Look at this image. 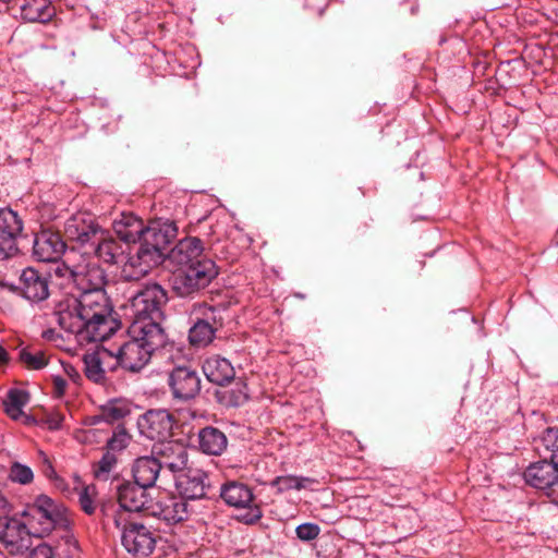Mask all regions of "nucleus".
<instances>
[{"mask_svg": "<svg viewBox=\"0 0 558 558\" xmlns=\"http://www.w3.org/2000/svg\"><path fill=\"white\" fill-rule=\"evenodd\" d=\"M58 325L80 342H101L121 328V322L105 290L81 292L56 307Z\"/></svg>", "mask_w": 558, "mask_h": 558, "instance_id": "nucleus-1", "label": "nucleus"}, {"mask_svg": "<svg viewBox=\"0 0 558 558\" xmlns=\"http://www.w3.org/2000/svg\"><path fill=\"white\" fill-rule=\"evenodd\" d=\"M166 333L155 325L143 326L132 322L126 337L114 349L106 350L124 371L137 373L150 361L153 353L163 347Z\"/></svg>", "mask_w": 558, "mask_h": 558, "instance_id": "nucleus-2", "label": "nucleus"}, {"mask_svg": "<svg viewBox=\"0 0 558 558\" xmlns=\"http://www.w3.org/2000/svg\"><path fill=\"white\" fill-rule=\"evenodd\" d=\"M24 519L35 537L43 538L54 530L70 525L68 510L47 495H39L24 511Z\"/></svg>", "mask_w": 558, "mask_h": 558, "instance_id": "nucleus-3", "label": "nucleus"}, {"mask_svg": "<svg viewBox=\"0 0 558 558\" xmlns=\"http://www.w3.org/2000/svg\"><path fill=\"white\" fill-rule=\"evenodd\" d=\"M167 302V291L160 284H146L131 300L132 322H138L143 326L155 325L157 328H162L160 323L165 317L163 308Z\"/></svg>", "mask_w": 558, "mask_h": 558, "instance_id": "nucleus-4", "label": "nucleus"}, {"mask_svg": "<svg viewBox=\"0 0 558 558\" xmlns=\"http://www.w3.org/2000/svg\"><path fill=\"white\" fill-rule=\"evenodd\" d=\"M217 275L215 262L202 259L193 265L178 266L172 274L171 286L179 296H189L208 287Z\"/></svg>", "mask_w": 558, "mask_h": 558, "instance_id": "nucleus-5", "label": "nucleus"}, {"mask_svg": "<svg viewBox=\"0 0 558 558\" xmlns=\"http://www.w3.org/2000/svg\"><path fill=\"white\" fill-rule=\"evenodd\" d=\"M221 499L232 508L240 510L235 519L246 525H253L263 518L260 505L256 501L252 488L242 482L229 481L220 488Z\"/></svg>", "mask_w": 558, "mask_h": 558, "instance_id": "nucleus-6", "label": "nucleus"}, {"mask_svg": "<svg viewBox=\"0 0 558 558\" xmlns=\"http://www.w3.org/2000/svg\"><path fill=\"white\" fill-rule=\"evenodd\" d=\"M175 416L167 409H149L137 418V428L142 436L161 444L173 436Z\"/></svg>", "mask_w": 558, "mask_h": 558, "instance_id": "nucleus-7", "label": "nucleus"}, {"mask_svg": "<svg viewBox=\"0 0 558 558\" xmlns=\"http://www.w3.org/2000/svg\"><path fill=\"white\" fill-rule=\"evenodd\" d=\"M157 544V534L150 526L137 522H128L121 529V545L134 558H146L153 554Z\"/></svg>", "mask_w": 558, "mask_h": 558, "instance_id": "nucleus-8", "label": "nucleus"}, {"mask_svg": "<svg viewBox=\"0 0 558 558\" xmlns=\"http://www.w3.org/2000/svg\"><path fill=\"white\" fill-rule=\"evenodd\" d=\"M172 399L189 402L195 399L202 389L198 372L190 365H179L168 373L167 379Z\"/></svg>", "mask_w": 558, "mask_h": 558, "instance_id": "nucleus-9", "label": "nucleus"}, {"mask_svg": "<svg viewBox=\"0 0 558 558\" xmlns=\"http://www.w3.org/2000/svg\"><path fill=\"white\" fill-rule=\"evenodd\" d=\"M128 257L123 260L122 276L128 281L140 280L145 277L162 259L156 250H149L140 243L136 247H129Z\"/></svg>", "mask_w": 558, "mask_h": 558, "instance_id": "nucleus-10", "label": "nucleus"}, {"mask_svg": "<svg viewBox=\"0 0 558 558\" xmlns=\"http://www.w3.org/2000/svg\"><path fill=\"white\" fill-rule=\"evenodd\" d=\"M175 488L186 500H197L208 496L211 484L207 472L189 466L175 475Z\"/></svg>", "mask_w": 558, "mask_h": 558, "instance_id": "nucleus-11", "label": "nucleus"}, {"mask_svg": "<svg viewBox=\"0 0 558 558\" xmlns=\"http://www.w3.org/2000/svg\"><path fill=\"white\" fill-rule=\"evenodd\" d=\"M21 296L33 304H38L48 299L49 275L33 267L22 270L16 287Z\"/></svg>", "mask_w": 558, "mask_h": 558, "instance_id": "nucleus-12", "label": "nucleus"}, {"mask_svg": "<svg viewBox=\"0 0 558 558\" xmlns=\"http://www.w3.org/2000/svg\"><path fill=\"white\" fill-rule=\"evenodd\" d=\"M177 235L178 227L174 221L157 219L146 226L141 243L149 250H156L162 259L166 250L175 240Z\"/></svg>", "mask_w": 558, "mask_h": 558, "instance_id": "nucleus-13", "label": "nucleus"}, {"mask_svg": "<svg viewBox=\"0 0 558 558\" xmlns=\"http://www.w3.org/2000/svg\"><path fill=\"white\" fill-rule=\"evenodd\" d=\"M525 483L539 490H556L558 487V465L553 459L532 462L523 472Z\"/></svg>", "mask_w": 558, "mask_h": 558, "instance_id": "nucleus-14", "label": "nucleus"}, {"mask_svg": "<svg viewBox=\"0 0 558 558\" xmlns=\"http://www.w3.org/2000/svg\"><path fill=\"white\" fill-rule=\"evenodd\" d=\"M149 514L168 523H178L189 518V502L180 494L179 496L165 494L153 502Z\"/></svg>", "mask_w": 558, "mask_h": 558, "instance_id": "nucleus-15", "label": "nucleus"}, {"mask_svg": "<svg viewBox=\"0 0 558 558\" xmlns=\"http://www.w3.org/2000/svg\"><path fill=\"white\" fill-rule=\"evenodd\" d=\"M147 487L135 482H124L118 487V502L120 507L129 512L146 511L150 513L153 499L147 493Z\"/></svg>", "mask_w": 558, "mask_h": 558, "instance_id": "nucleus-16", "label": "nucleus"}, {"mask_svg": "<svg viewBox=\"0 0 558 558\" xmlns=\"http://www.w3.org/2000/svg\"><path fill=\"white\" fill-rule=\"evenodd\" d=\"M83 259L78 260L76 272H74L73 283L81 292L105 290L106 272L97 264L92 263L86 255L88 251L81 253Z\"/></svg>", "mask_w": 558, "mask_h": 558, "instance_id": "nucleus-17", "label": "nucleus"}, {"mask_svg": "<svg viewBox=\"0 0 558 558\" xmlns=\"http://www.w3.org/2000/svg\"><path fill=\"white\" fill-rule=\"evenodd\" d=\"M66 245L59 233L44 230L35 235L33 256L38 262H57L66 252Z\"/></svg>", "mask_w": 558, "mask_h": 558, "instance_id": "nucleus-18", "label": "nucleus"}, {"mask_svg": "<svg viewBox=\"0 0 558 558\" xmlns=\"http://www.w3.org/2000/svg\"><path fill=\"white\" fill-rule=\"evenodd\" d=\"M33 534L25 521L8 519L0 531V542L11 554L22 553L29 547V537Z\"/></svg>", "mask_w": 558, "mask_h": 558, "instance_id": "nucleus-19", "label": "nucleus"}, {"mask_svg": "<svg viewBox=\"0 0 558 558\" xmlns=\"http://www.w3.org/2000/svg\"><path fill=\"white\" fill-rule=\"evenodd\" d=\"M154 454L158 458L162 468H167L174 474H180L187 466V450L178 441H163L154 447Z\"/></svg>", "mask_w": 558, "mask_h": 558, "instance_id": "nucleus-20", "label": "nucleus"}, {"mask_svg": "<svg viewBox=\"0 0 558 558\" xmlns=\"http://www.w3.org/2000/svg\"><path fill=\"white\" fill-rule=\"evenodd\" d=\"M203 251L204 244L201 239L195 236L185 238L180 240L170 251L169 259L178 266L193 265L202 259H208L204 256Z\"/></svg>", "mask_w": 558, "mask_h": 558, "instance_id": "nucleus-21", "label": "nucleus"}, {"mask_svg": "<svg viewBox=\"0 0 558 558\" xmlns=\"http://www.w3.org/2000/svg\"><path fill=\"white\" fill-rule=\"evenodd\" d=\"M113 230L123 244L143 242L145 226L142 219L132 213H123L113 221Z\"/></svg>", "mask_w": 558, "mask_h": 558, "instance_id": "nucleus-22", "label": "nucleus"}, {"mask_svg": "<svg viewBox=\"0 0 558 558\" xmlns=\"http://www.w3.org/2000/svg\"><path fill=\"white\" fill-rule=\"evenodd\" d=\"M202 368L208 381L218 386H225L235 377V371L230 361L220 355L205 359Z\"/></svg>", "mask_w": 558, "mask_h": 558, "instance_id": "nucleus-23", "label": "nucleus"}, {"mask_svg": "<svg viewBox=\"0 0 558 558\" xmlns=\"http://www.w3.org/2000/svg\"><path fill=\"white\" fill-rule=\"evenodd\" d=\"M228 447L226 434L217 427L206 426L197 433V448L207 456H221Z\"/></svg>", "mask_w": 558, "mask_h": 558, "instance_id": "nucleus-24", "label": "nucleus"}, {"mask_svg": "<svg viewBox=\"0 0 558 558\" xmlns=\"http://www.w3.org/2000/svg\"><path fill=\"white\" fill-rule=\"evenodd\" d=\"M21 19L27 23H49L56 15L51 0H23L20 7Z\"/></svg>", "mask_w": 558, "mask_h": 558, "instance_id": "nucleus-25", "label": "nucleus"}, {"mask_svg": "<svg viewBox=\"0 0 558 558\" xmlns=\"http://www.w3.org/2000/svg\"><path fill=\"white\" fill-rule=\"evenodd\" d=\"M162 464L156 456H144L137 458L132 466L134 482L147 488L154 487Z\"/></svg>", "mask_w": 558, "mask_h": 558, "instance_id": "nucleus-26", "label": "nucleus"}, {"mask_svg": "<svg viewBox=\"0 0 558 558\" xmlns=\"http://www.w3.org/2000/svg\"><path fill=\"white\" fill-rule=\"evenodd\" d=\"M128 247V244H123L120 240L107 235L106 232H104V235L94 247L93 253L104 263L116 265L124 260V254Z\"/></svg>", "mask_w": 558, "mask_h": 558, "instance_id": "nucleus-27", "label": "nucleus"}, {"mask_svg": "<svg viewBox=\"0 0 558 558\" xmlns=\"http://www.w3.org/2000/svg\"><path fill=\"white\" fill-rule=\"evenodd\" d=\"M131 414V403L126 399H110L99 408V413L92 417V423L106 422L114 424Z\"/></svg>", "mask_w": 558, "mask_h": 558, "instance_id": "nucleus-28", "label": "nucleus"}, {"mask_svg": "<svg viewBox=\"0 0 558 558\" xmlns=\"http://www.w3.org/2000/svg\"><path fill=\"white\" fill-rule=\"evenodd\" d=\"M106 350L102 349L95 353L85 354L83 357L85 376L95 384H106V373L102 368V363L106 357H112Z\"/></svg>", "mask_w": 558, "mask_h": 558, "instance_id": "nucleus-29", "label": "nucleus"}, {"mask_svg": "<svg viewBox=\"0 0 558 558\" xmlns=\"http://www.w3.org/2000/svg\"><path fill=\"white\" fill-rule=\"evenodd\" d=\"M226 312V308L220 306H211L206 303L194 305L193 308V316L194 319L210 325L215 330H219L223 327L225 324V317L223 313Z\"/></svg>", "mask_w": 558, "mask_h": 558, "instance_id": "nucleus-30", "label": "nucleus"}, {"mask_svg": "<svg viewBox=\"0 0 558 558\" xmlns=\"http://www.w3.org/2000/svg\"><path fill=\"white\" fill-rule=\"evenodd\" d=\"M22 230L23 221L19 217L17 213L8 207L1 208L0 235L5 236L9 240H12L13 243H16V239L22 233Z\"/></svg>", "mask_w": 558, "mask_h": 558, "instance_id": "nucleus-31", "label": "nucleus"}, {"mask_svg": "<svg viewBox=\"0 0 558 558\" xmlns=\"http://www.w3.org/2000/svg\"><path fill=\"white\" fill-rule=\"evenodd\" d=\"M219 402L228 408H238L248 400L247 385L239 379L231 388L217 392Z\"/></svg>", "mask_w": 558, "mask_h": 558, "instance_id": "nucleus-32", "label": "nucleus"}, {"mask_svg": "<svg viewBox=\"0 0 558 558\" xmlns=\"http://www.w3.org/2000/svg\"><path fill=\"white\" fill-rule=\"evenodd\" d=\"M64 257L61 262H52L54 264L53 272L57 277L66 279L68 281H74V272L78 260L83 259V255L75 248H71L63 253Z\"/></svg>", "mask_w": 558, "mask_h": 558, "instance_id": "nucleus-33", "label": "nucleus"}, {"mask_svg": "<svg viewBox=\"0 0 558 558\" xmlns=\"http://www.w3.org/2000/svg\"><path fill=\"white\" fill-rule=\"evenodd\" d=\"M216 332L217 330H215L210 325H206L194 319L193 325L189 330V343L196 349L206 348L214 341Z\"/></svg>", "mask_w": 558, "mask_h": 558, "instance_id": "nucleus-34", "label": "nucleus"}, {"mask_svg": "<svg viewBox=\"0 0 558 558\" xmlns=\"http://www.w3.org/2000/svg\"><path fill=\"white\" fill-rule=\"evenodd\" d=\"M28 402V393L25 390L12 388L3 400L4 411L12 420H19L23 414V408Z\"/></svg>", "mask_w": 558, "mask_h": 558, "instance_id": "nucleus-35", "label": "nucleus"}, {"mask_svg": "<svg viewBox=\"0 0 558 558\" xmlns=\"http://www.w3.org/2000/svg\"><path fill=\"white\" fill-rule=\"evenodd\" d=\"M307 483H315V480L296 475H284L275 477L270 482V486L276 488L278 494H282L292 489L301 490L306 487Z\"/></svg>", "mask_w": 558, "mask_h": 558, "instance_id": "nucleus-36", "label": "nucleus"}, {"mask_svg": "<svg viewBox=\"0 0 558 558\" xmlns=\"http://www.w3.org/2000/svg\"><path fill=\"white\" fill-rule=\"evenodd\" d=\"M97 495L98 492L94 484L77 488V501L85 514L93 515L96 512L98 508Z\"/></svg>", "mask_w": 558, "mask_h": 558, "instance_id": "nucleus-37", "label": "nucleus"}, {"mask_svg": "<svg viewBox=\"0 0 558 558\" xmlns=\"http://www.w3.org/2000/svg\"><path fill=\"white\" fill-rule=\"evenodd\" d=\"M19 359L27 369H41L48 364V359L44 351L28 347L20 351Z\"/></svg>", "mask_w": 558, "mask_h": 558, "instance_id": "nucleus-38", "label": "nucleus"}, {"mask_svg": "<svg viewBox=\"0 0 558 558\" xmlns=\"http://www.w3.org/2000/svg\"><path fill=\"white\" fill-rule=\"evenodd\" d=\"M539 453H550V459L558 453V427H547L535 440Z\"/></svg>", "mask_w": 558, "mask_h": 558, "instance_id": "nucleus-39", "label": "nucleus"}, {"mask_svg": "<svg viewBox=\"0 0 558 558\" xmlns=\"http://www.w3.org/2000/svg\"><path fill=\"white\" fill-rule=\"evenodd\" d=\"M104 232L105 231L95 222L90 226V230H85L83 233H80L77 239H72L70 241L76 243L80 248H83L84 252L88 251L90 254L99 239L104 235Z\"/></svg>", "mask_w": 558, "mask_h": 558, "instance_id": "nucleus-40", "label": "nucleus"}, {"mask_svg": "<svg viewBox=\"0 0 558 558\" xmlns=\"http://www.w3.org/2000/svg\"><path fill=\"white\" fill-rule=\"evenodd\" d=\"M118 462L117 456L113 452L106 451L101 459L94 465V476L100 481H107L110 473L116 468Z\"/></svg>", "mask_w": 558, "mask_h": 558, "instance_id": "nucleus-41", "label": "nucleus"}, {"mask_svg": "<svg viewBox=\"0 0 558 558\" xmlns=\"http://www.w3.org/2000/svg\"><path fill=\"white\" fill-rule=\"evenodd\" d=\"M94 223L93 219L86 220L82 216H73L65 223V235L69 240L77 239L80 233L90 230V226Z\"/></svg>", "mask_w": 558, "mask_h": 558, "instance_id": "nucleus-42", "label": "nucleus"}, {"mask_svg": "<svg viewBox=\"0 0 558 558\" xmlns=\"http://www.w3.org/2000/svg\"><path fill=\"white\" fill-rule=\"evenodd\" d=\"M9 478L13 483H17L21 485H28L34 480V472L26 464H23L20 462H13L10 466Z\"/></svg>", "mask_w": 558, "mask_h": 558, "instance_id": "nucleus-43", "label": "nucleus"}, {"mask_svg": "<svg viewBox=\"0 0 558 558\" xmlns=\"http://www.w3.org/2000/svg\"><path fill=\"white\" fill-rule=\"evenodd\" d=\"M130 441V435L126 432L125 427L122 425H118L112 436L107 441V450L110 452L121 451L128 447Z\"/></svg>", "mask_w": 558, "mask_h": 558, "instance_id": "nucleus-44", "label": "nucleus"}, {"mask_svg": "<svg viewBox=\"0 0 558 558\" xmlns=\"http://www.w3.org/2000/svg\"><path fill=\"white\" fill-rule=\"evenodd\" d=\"M61 545L52 546L43 542L31 549L26 558H59Z\"/></svg>", "mask_w": 558, "mask_h": 558, "instance_id": "nucleus-45", "label": "nucleus"}, {"mask_svg": "<svg viewBox=\"0 0 558 558\" xmlns=\"http://www.w3.org/2000/svg\"><path fill=\"white\" fill-rule=\"evenodd\" d=\"M63 534L61 538L63 543H59L61 545L60 553H66V558H81L80 547L74 537L70 534L69 530H62Z\"/></svg>", "mask_w": 558, "mask_h": 558, "instance_id": "nucleus-46", "label": "nucleus"}, {"mask_svg": "<svg viewBox=\"0 0 558 558\" xmlns=\"http://www.w3.org/2000/svg\"><path fill=\"white\" fill-rule=\"evenodd\" d=\"M319 533L320 527L316 523H302L295 529L296 537L303 542H310L317 538Z\"/></svg>", "mask_w": 558, "mask_h": 558, "instance_id": "nucleus-47", "label": "nucleus"}, {"mask_svg": "<svg viewBox=\"0 0 558 558\" xmlns=\"http://www.w3.org/2000/svg\"><path fill=\"white\" fill-rule=\"evenodd\" d=\"M64 415L59 412H51L46 415L44 423L49 430H59L62 428Z\"/></svg>", "mask_w": 558, "mask_h": 558, "instance_id": "nucleus-48", "label": "nucleus"}, {"mask_svg": "<svg viewBox=\"0 0 558 558\" xmlns=\"http://www.w3.org/2000/svg\"><path fill=\"white\" fill-rule=\"evenodd\" d=\"M17 251L16 243L5 236L0 235V260L7 259Z\"/></svg>", "mask_w": 558, "mask_h": 558, "instance_id": "nucleus-49", "label": "nucleus"}, {"mask_svg": "<svg viewBox=\"0 0 558 558\" xmlns=\"http://www.w3.org/2000/svg\"><path fill=\"white\" fill-rule=\"evenodd\" d=\"M68 387L66 380L62 376L52 377V393L57 398L64 396Z\"/></svg>", "mask_w": 558, "mask_h": 558, "instance_id": "nucleus-50", "label": "nucleus"}, {"mask_svg": "<svg viewBox=\"0 0 558 558\" xmlns=\"http://www.w3.org/2000/svg\"><path fill=\"white\" fill-rule=\"evenodd\" d=\"M43 473L48 478H53L56 476V471L53 469V465L51 464V462L48 460L47 457H45V465L43 469Z\"/></svg>", "mask_w": 558, "mask_h": 558, "instance_id": "nucleus-51", "label": "nucleus"}, {"mask_svg": "<svg viewBox=\"0 0 558 558\" xmlns=\"http://www.w3.org/2000/svg\"><path fill=\"white\" fill-rule=\"evenodd\" d=\"M9 360L7 350L0 344V365H4Z\"/></svg>", "mask_w": 558, "mask_h": 558, "instance_id": "nucleus-52", "label": "nucleus"}, {"mask_svg": "<svg viewBox=\"0 0 558 558\" xmlns=\"http://www.w3.org/2000/svg\"><path fill=\"white\" fill-rule=\"evenodd\" d=\"M114 525H116L117 527H120V526H121V521H120V519H119L118 517H114Z\"/></svg>", "mask_w": 558, "mask_h": 558, "instance_id": "nucleus-53", "label": "nucleus"}, {"mask_svg": "<svg viewBox=\"0 0 558 558\" xmlns=\"http://www.w3.org/2000/svg\"><path fill=\"white\" fill-rule=\"evenodd\" d=\"M158 57H163V53L162 52H157L156 53V58H158Z\"/></svg>", "mask_w": 558, "mask_h": 558, "instance_id": "nucleus-54", "label": "nucleus"}]
</instances>
